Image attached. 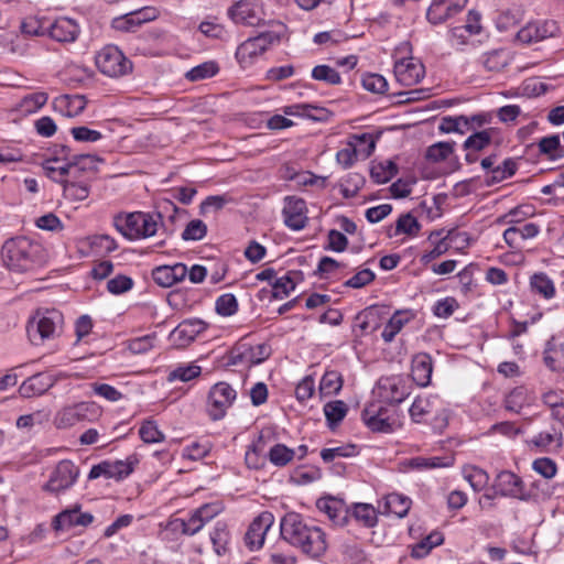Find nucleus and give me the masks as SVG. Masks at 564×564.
Listing matches in <instances>:
<instances>
[{
  "instance_id": "0eeeda50",
  "label": "nucleus",
  "mask_w": 564,
  "mask_h": 564,
  "mask_svg": "<svg viewBox=\"0 0 564 564\" xmlns=\"http://www.w3.org/2000/svg\"><path fill=\"white\" fill-rule=\"evenodd\" d=\"M279 42L280 36L276 33L262 32L241 43L236 51V57L241 64L251 63L254 57L265 52L270 45Z\"/></svg>"
},
{
  "instance_id": "7ed1b4c3",
  "label": "nucleus",
  "mask_w": 564,
  "mask_h": 564,
  "mask_svg": "<svg viewBox=\"0 0 564 564\" xmlns=\"http://www.w3.org/2000/svg\"><path fill=\"white\" fill-rule=\"evenodd\" d=\"M63 321V314L57 310L37 311L26 326L29 339L32 344L40 345L54 338L61 330Z\"/></svg>"
},
{
  "instance_id": "13d9d810",
  "label": "nucleus",
  "mask_w": 564,
  "mask_h": 564,
  "mask_svg": "<svg viewBox=\"0 0 564 564\" xmlns=\"http://www.w3.org/2000/svg\"><path fill=\"white\" fill-rule=\"evenodd\" d=\"M138 459L135 456H129L124 460L110 462L111 478L122 479L128 477L134 469Z\"/></svg>"
},
{
  "instance_id": "79ce46f5",
  "label": "nucleus",
  "mask_w": 564,
  "mask_h": 564,
  "mask_svg": "<svg viewBox=\"0 0 564 564\" xmlns=\"http://www.w3.org/2000/svg\"><path fill=\"white\" fill-rule=\"evenodd\" d=\"M210 541L218 555L226 552V546L229 542V531L225 522H216L213 532H210Z\"/></svg>"
},
{
  "instance_id": "423d86ee",
  "label": "nucleus",
  "mask_w": 564,
  "mask_h": 564,
  "mask_svg": "<svg viewBox=\"0 0 564 564\" xmlns=\"http://www.w3.org/2000/svg\"><path fill=\"white\" fill-rule=\"evenodd\" d=\"M79 476V468L72 460L63 459L55 466L43 490L59 494L69 489Z\"/></svg>"
},
{
  "instance_id": "3c124183",
  "label": "nucleus",
  "mask_w": 564,
  "mask_h": 564,
  "mask_svg": "<svg viewBox=\"0 0 564 564\" xmlns=\"http://www.w3.org/2000/svg\"><path fill=\"white\" fill-rule=\"evenodd\" d=\"M139 435L144 443H160L164 441V434L159 430L158 424L153 420L142 422Z\"/></svg>"
},
{
  "instance_id": "8fccbe9b",
  "label": "nucleus",
  "mask_w": 564,
  "mask_h": 564,
  "mask_svg": "<svg viewBox=\"0 0 564 564\" xmlns=\"http://www.w3.org/2000/svg\"><path fill=\"white\" fill-rule=\"evenodd\" d=\"M538 147L540 154H544L551 160L563 156L562 153H556L557 151H561V140L558 134L542 138L539 141Z\"/></svg>"
},
{
  "instance_id": "72a5a7b5",
  "label": "nucleus",
  "mask_w": 564,
  "mask_h": 564,
  "mask_svg": "<svg viewBox=\"0 0 564 564\" xmlns=\"http://www.w3.org/2000/svg\"><path fill=\"white\" fill-rule=\"evenodd\" d=\"M347 404L341 400L330 401L324 405V414L328 426L334 430L346 416Z\"/></svg>"
},
{
  "instance_id": "09e8293b",
  "label": "nucleus",
  "mask_w": 564,
  "mask_h": 564,
  "mask_svg": "<svg viewBox=\"0 0 564 564\" xmlns=\"http://www.w3.org/2000/svg\"><path fill=\"white\" fill-rule=\"evenodd\" d=\"M219 67L216 62L209 61L200 65H197L186 73V78L191 82H198L206 78H210L216 75Z\"/></svg>"
},
{
  "instance_id": "ddd939ff",
  "label": "nucleus",
  "mask_w": 564,
  "mask_h": 564,
  "mask_svg": "<svg viewBox=\"0 0 564 564\" xmlns=\"http://www.w3.org/2000/svg\"><path fill=\"white\" fill-rule=\"evenodd\" d=\"M393 70L397 80L403 86L417 84L425 74L423 64L413 57L395 62Z\"/></svg>"
},
{
  "instance_id": "c03bdc74",
  "label": "nucleus",
  "mask_w": 564,
  "mask_h": 564,
  "mask_svg": "<svg viewBox=\"0 0 564 564\" xmlns=\"http://www.w3.org/2000/svg\"><path fill=\"white\" fill-rule=\"evenodd\" d=\"M408 322L409 317H403L402 312H395L383 327V330L381 333V337L383 338V340L386 343L392 341L395 335L402 329V327Z\"/></svg>"
},
{
  "instance_id": "774afa93",
  "label": "nucleus",
  "mask_w": 564,
  "mask_h": 564,
  "mask_svg": "<svg viewBox=\"0 0 564 564\" xmlns=\"http://www.w3.org/2000/svg\"><path fill=\"white\" fill-rule=\"evenodd\" d=\"M465 479L470 484L475 491L484 489L489 480L488 474L478 467H471L465 471Z\"/></svg>"
},
{
  "instance_id": "4be33fe9",
  "label": "nucleus",
  "mask_w": 564,
  "mask_h": 564,
  "mask_svg": "<svg viewBox=\"0 0 564 564\" xmlns=\"http://www.w3.org/2000/svg\"><path fill=\"white\" fill-rule=\"evenodd\" d=\"M54 384L55 379L52 375L39 372L24 380L19 388V392L23 398H32L45 393Z\"/></svg>"
},
{
  "instance_id": "69168bd1",
  "label": "nucleus",
  "mask_w": 564,
  "mask_h": 564,
  "mask_svg": "<svg viewBox=\"0 0 564 564\" xmlns=\"http://www.w3.org/2000/svg\"><path fill=\"white\" fill-rule=\"evenodd\" d=\"M206 234H207L206 224L200 219H193L186 225V227L182 234V239L186 240V241L202 240L206 236Z\"/></svg>"
},
{
  "instance_id": "0e129e2a",
  "label": "nucleus",
  "mask_w": 564,
  "mask_h": 564,
  "mask_svg": "<svg viewBox=\"0 0 564 564\" xmlns=\"http://www.w3.org/2000/svg\"><path fill=\"white\" fill-rule=\"evenodd\" d=\"M343 386L341 376L336 371H327L322 377L319 389L324 394L337 393Z\"/></svg>"
},
{
  "instance_id": "f8f14e48",
  "label": "nucleus",
  "mask_w": 564,
  "mask_h": 564,
  "mask_svg": "<svg viewBox=\"0 0 564 564\" xmlns=\"http://www.w3.org/2000/svg\"><path fill=\"white\" fill-rule=\"evenodd\" d=\"M284 203V224L292 230L303 229L307 223L305 200L295 196H286Z\"/></svg>"
},
{
  "instance_id": "c756f323",
  "label": "nucleus",
  "mask_w": 564,
  "mask_h": 564,
  "mask_svg": "<svg viewBox=\"0 0 564 564\" xmlns=\"http://www.w3.org/2000/svg\"><path fill=\"white\" fill-rule=\"evenodd\" d=\"M443 541V534L438 531H433L412 546L411 555L415 558H423L432 549L441 545Z\"/></svg>"
},
{
  "instance_id": "a18cd8bd",
  "label": "nucleus",
  "mask_w": 564,
  "mask_h": 564,
  "mask_svg": "<svg viewBox=\"0 0 564 564\" xmlns=\"http://www.w3.org/2000/svg\"><path fill=\"white\" fill-rule=\"evenodd\" d=\"M317 507L325 511L329 519L338 525H344L347 521V511L344 510L337 501L335 500H325L318 501Z\"/></svg>"
},
{
  "instance_id": "b1692460",
  "label": "nucleus",
  "mask_w": 564,
  "mask_h": 564,
  "mask_svg": "<svg viewBox=\"0 0 564 564\" xmlns=\"http://www.w3.org/2000/svg\"><path fill=\"white\" fill-rule=\"evenodd\" d=\"M116 229L130 240L140 239L141 212L117 215L113 218Z\"/></svg>"
},
{
  "instance_id": "39448f33",
  "label": "nucleus",
  "mask_w": 564,
  "mask_h": 564,
  "mask_svg": "<svg viewBox=\"0 0 564 564\" xmlns=\"http://www.w3.org/2000/svg\"><path fill=\"white\" fill-rule=\"evenodd\" d=\"M237 398L236 390L227 382L215 383L208 393L207 410L212 420H221Z\"/></svg>"
},
{
  "instance_id": "f257e3e1",
  "label": "nucleus",
  "mask_w": 564,
  "mask_h": 564,
  "mask_svg": "<svg viewBox=\"0 0 564 564\" xmlns=\"http://www.w3.org/2000/svg\"><path fill=\"white\" fill-rule=\"evenodd\" d=\"M282 538L312 558L327 550L326 535L321 528L307 524L299 513H286L280 523Z\"/></svg>"
},
{
  "instance_id": "2eb2a0df",
  "label": "nucleus",
  "mask_w": 564,
  "mask_h": 564,
  "mask_svg": "<svg viewBox=\"0 0 564 564\" xmlns=\"http://www.w3.org/2000/svg\"><path fill=\"white\" fill-rule=\"evenodd\" d=\"M95 411V405L88 402H79L74 405L63 408L55 417L58 429H65L75 425L77 422L86 420L89 413Z\"/></svg>"
},
{
  "instance_id": "864d4df0",
  "label": "nucleus",
  "mask_w": 564,
  "mask_h": 564,
  "mask_svg": "<svg viewBox=\"0 0 564 564\" xmlns=\"http://www.w3.org/2000/svg\"><path fill=\"white\" fill-rule=\"evenodd\" d=\"M312 77L315 80L328 85H338L341 82L339 73L328 65H317L312 69Z\"/></svg>"
},
{
  "instance_id": "58836bf2",
  "label": "nucleus",
  "mask_w": 564,
  "mask_h": 564,
  "mask_svg": "<svg viewBox=\"0 0 564 564\" xmlns=\"http://www.w3.org/2000/svg\"><path fill=\"white\" fill-rule=\"evenodd\" d=\"M55 105L65 107V115L68 117H75L82 113L86 107V99L84 96H62L55 99Z\"/></svg>"
},
{
  "instance_id": "5701e85b",
  "label": "nucleus",
  "mask_w": 564,
  "mask_h": 564,
  "mask_svg": "<svg viewBox=\"0 0 564 564\" xmlns=\"http://www.w3.org/2000/svg\"><path fill=\"white\" fill-rule=\"evenodd\" d=\"M433 371L432 358L425 352L417 354L412 359L411 376L420 387H426L431 382Z\"/></svg>"
},
{
  "instance_id": "6e6552de",
  "label": "nucleus",
  "mask_w": 564,
  "mask_h": 564,
  "mask_svg": "<svg viewBox=\"0 0 564 564\" xmlns=\"http://www.w3.org/2000/svg\"><path fill=\"white\" fill-rule=\"evenodd\" d=\"M270 354L271 349L265 344L251 346L240 343L231 349L228 364L232 366L245 364L250 367L261 364L270 357Z\"/></svg>"
},
{
  "instance_id": "052dcab7",
  "label": "nucleus",
  "mask_w": 564,
  "mask_h": 564,
  "mask_svg": "<svg viewBox=\"0 0 564 564\" xmlns=\"http://www.w3.org/2000/svg\"><path fill=\"white\" fill-rule=\"evenodd\" d=\"M433 412V403L427 397H417L410 408V415L415 422H421L425 415Z\"/></svg>"
},
{
  "instance_id": "9b49d317",
  "label": "nucleus",
  "mask_w": 564,
  "mask_h": 564,
  "mask_svg": "<svg viewBox=\"0 0 564 564\" xmlns=\"http://www.w3.org/2000/svg\"><path fill=\"white\" fill-rule=\"evenodd\" d=\"M274 517L271 512H261L249 525L245 535L246 545L250 550H258L264 542L268 530L272 527Z\"/></svg>"
},
{
  "instance_id": "603ef678",
  "label": "nucleus",
  "mask_w": 564,
  "mask_h": 564,
  "mask_svg": "<svg viewBox=\"0 0 564 564\" xmlns=\"http://www.w3.org/2000/svg\"><path fill=\"white\" fill-rule=\"evenodd\" d=\"M420 229V223L410 213L401 215L395 224V235L405 234L408 236H416Z\"/></svg>"
},
{
  "instance_id": "f03ea898",
  "label": "nucleus",
  "mask_w": 564,
  "mask_h": 564,
  "mask_svg": "<svg viewBox=\"0 0 564 564\" xmlns=\"http://www.w3.org/2000/svg\"><path fill=\"white\" fill-rule=\"evenodd\" d=\"M1 257L9 270L19 273L33 271L45 262L43 247L22 236L8 239L2 246Z\"/></svg>"
},
{
  "instance_id": "a211bd4d",
  "label": "nucleus",
  "mask_w": 564,
  "mask_h": 564,
  "mask_svg": "<svg viewBox=\"0 0 564 564\" xmlns=\"http://www.w3.org/2000/svg\"><path fill=\"white\" fill-rule=\"evenodd\" d=\"M187 275V267L184 263L173 265H159L152 270L153 281L162 288H171L183 281Z\"/></svg>"
},
{
  "instance_id": "4468645a",
  "label": "nucleus",
  "mask_w": 564,
  "mask_h": 564,
  "mask_svg": "<svg viewBox=\"0 0 564 564\" xmlns=\"http://www.w3.org/2000/svg\"><path fill=\"white\" fill-rule=\"evenodd\" d=\"M495 495H484L485 499H492L495 496L519 497L522 492V480L509 470L500 471L494 484Z\"/></svg>"
},
{
  "instance_id": "bf43d9fd",
  "label": "nucleus",
  "mask_w": 564,
  "mask_h": 564,
  "mask_svg": "<svg viewBox=\"0 0 564 564\" xmlns=\"http://www.w3.org/2000/svg\"><path fill=\"white\" fill-rule=\"evenodd\" d=\"M357 446L354 444H347L344 446L324 448L321 452V457L325 463L333 462L336 457H352L357 455Z\"/></svg>"
},
{
  "instance_id": "393cba45",
  "label": "nucleus",
  "mask_w": 564,
  "mask_h": 564,
  "mask_svg": "<svg viewBox=\"0 0 564 564\" xmlns=\"http://www.w3.org/2000/svg\"><path fill=\"white\" fill-rule=\"evenodd\" d=\"M78 33V25L68 18L56 20L50 29L51 37L58 42H73L76 40Z\"/></svg>"
},
{
  "instance_id": "c85d7f7f",
  "label": "nucleus",
  "mask_w": 564,
  "mask_h": 564,
  "mask_svg": "<svg viewBox=\"0 0 564 564\" xmlns=\"http://www.w3.org/2000/svg\"><path fill=\"white\" fill-rule=\"evenodd\" d=\"M62 185L63 195L67 199L80 202L86 199L89 195V185L86 180L77 181L65 178Z\"/></svg>"
},
{
  "instance_id": "a878e982",
  "label": "nucleus",
  "mask_w": 564,
  "mask_h": 564,
  "mask_svg": "<svg viewBox=\"0 0 564 564\" xmlns=\"http://www.w3.org/2000/svg\"><path fill=\"white\" fill-rule=\"evenodd\" d=\"M538 234L539 226L533 223L525 224L522 227L511 226L505 230L503 240L509 247L516 248L521 241L533 238Z\"/></svg>"
},
{
  "instance_id": "49530a36",
  "label": "nucleus",
  "mask_w": 564,
  "mask_h": 564,
  "mask_svg": "<svg viewBox=\"0 0 564 564\" xmlns=\"http://www.w3.org/2000/svg\"><path fill=\"white\" fill-rule=\"evenodd\" d=\"M481 63L487 70L499 72L508 65V54L502 50H495L486 53Z\"/></svg>"
},
{
  "instance_id": "e433bc0d",
  "label": "nucleus",
  "mask_w": 564,
  "mask_h": 564,
  "mask_svg": "<svg viewBox=\"0 0 564 564\" xmlns=\"http://www.w3.org/2000/svg\"><path fill=\"white\" fill-rule=\"evenodd\" d=\"M47 99L48 95L44 91L32 93L21 99L18 109L24 115H30L41 109Z\"/></svg>"
},
{
  "instance_id": "4c0bfd02",
  "label": "nucleus",
  "mask_w": 564,
  "mask_h": 564,
  "mask_svg": "<svg viewBox=\"0 0 564 564\" xmlns=\"http://www.w3.org/2000/svg\"><path fill=\"white\" fill-rule=\"evenodd\" d=\"M492 140V129L475 131L464 142L463 148L467 151L479 152L487 148Z\"/></svg>"
},
{
  "instance_id": "473e14b6",
  "label": "nucleus",
  "mask_w": 564,
  "mask_h": 564,
  "mask_svg": "<svg viewBox=\"0 0 564 564\" xmlns=\"http://www.w3.org/2000/svg\"><path fill=\"white\" fill-rule=\"evenodd\" d=\"M398 173L397 164L391 160H386L372 164L370 169V176L377 184H384L389 182Z\"/></svg>"
},
{
  "instance_id": "ea45409f",
  "label": "nucleus",
  "mask_w": 564,
  "mask_h": 564,
  "mask_svg": "<svg viewBox=\"0 0 564 564\" xmlns=\"http://www.w3.org/2000/svg\"><path fill=\"white\" fill-rule=\"evenodd\" d=\"M438 129L443 133H467L469 132V128L467 127V116L443 117Z\"/></svg>"
},
{
  "instance_id": "f704fd0d",
  "label": "nucleus",
  "mask_w": 564,
  "mask_h": 564,
  "mask_svg": "<svg viewBox=\"0 0 564 564\" xmlns=\"http://www.w3.org/2000/svg\"><path fill=\"white\" fill-rule=\"evenodd\" d=\"M265 448L264 436L261 433L258 440L249 446L245 460L249 468L258 469L264 465V456H262Z\"/></svg>"
},
{
  "instance_id": "de8ad7c7",
  "label": "nucleus",
  "mask_w": 564,
  "mask_h": 564,
  "mask_svg": "<svg viewBox=\"0 0 564 564\" xmlns=\"http://www.w3.org/2000/svg\"><path fill=\"white\" fill-rule=\"evenodd\" d=\"M455 142H436L426 150L425 158L431 162H442L454 152Z\"/></svg>"
},
{
  "instance_id": "f3484780",
  "label": "nucleus",
  "mask_w": 564,
  "mask_h": 564,
  "mask_svg": "<svg viewBox=\"0 0 564 564\" xmlns=\"http://www.w3.org/2000/svg\"><path fill=\"white\" fill-rule=\"evenodd\" d=\"M100 161L91 154L74 155L67 162V178L87 181V174H94L97 171V163Z\"/></svg>"
},
{
  "instance_id": "a19ab883",
  "label": "nucleus",
  "mask_w": 564,
  "mask_h": 564,
  "mask_svg": "<svg viewBox=\"0 0 564 564\" xmlns=\"http://www.w3.org/2000/svg\"><path fill=\"white\" fill-rule=\"evenodd\" d=\"M295 451L289 448L284 444H275L268 453V458L271 464L278 467L288 465L294 457Z\"/></svg>"
},
{
  "instance_id": "7c9ffc66",
  "label": "nucleus",
  "mask_w": 564,
  "mask_h": 564,
  "mask_svg": "<svg viewBox=\"0 0 564 564\" xmlns=\"http://www.w3.org/2000/svg\"><path fill=\"white\" fill-rule=\"evenodd\" d=\"M379 388L384 391L382 397L391 403H400L406 397L405 388L398 378L386 379Z\"/></svg>"
},
{
  "instance_id": "6ab92c4d",
  "label": "nucleus",
  "mask_w": 564,
  "mask_h": 564,
  "mask_svg": "<svg viewBox=\"0 0 564 564\" xmlns=\"http://www.w3.org/2000/svg\"><path fill=\"white\" fill-rule=\"evenodd\" d=\"M207 328V323L199 318L181 322L171 336L178 346H186Z\"/></svg>"
},
{
  "instance_id": "bb28decb",
  "label": "nucleus",
  "mask_w": 564,
  "mask_h": 564,
  "mask_svg": "<svg viewBox=\"0 0 564 564\" xmlns=\"http://www.w3.org/2000/svg\"><path fill=\"white\" fill-rule=\"evenodd\" d=\"M411 499L404 495L392 492L384 497L383 513L394 514L398 518H403L408 514L411 508Z\"/></svg>"
},
{
  "instance_id": "cd10ccee",
  "label": "nucleus",
  "mask_w": 564,
  "mask_h": 564,
  "mask_svg": "<svg viewBox=\"0 0 564 564\" xmlns=\"http://www.w3.org/2000/svg\"><path fill=\"white\" fill-rule=\"evenodd\" d=\"M454 465V457L449 456H433V457H423L417 456L408 460L406 466L412 469L425 470V469H436V468H447Z\"/></svg>"
},
{
  "instance_id": "c9c22d12",
  "label": "nucleus",
  "mask_w": 564,
  "mask_h": 564,
  "mask_svg": "<svg viewBox=\"0 0 564 564\" xmlns=\"http://www.w3.org/2000/svg\"><path fill=\"white\" fill-rule=\"evenodd\" d=\"M517 172V163L513 159L509 158L502 162V165H497L491 170V175H487L486 184L491 186L494 184L500 183L511 176H513Z\"/></svg>"
},
{
  "instance_id": "338daca9",
  "label": "nucleus",
  "mask_w": 564,
  "mask_h": 564,
  "mask_svg": "<svg viewBox=\"0 0 564 564\" xmlns=\"http://www.w3.org/2000/svg\"><path fill=\"white\" fill-rule=\"evenodd\" d=\"M133 288V280L124 274H118L107 282L109 293L119 295L130 291Z\"/></svg>"
},
{
  "instance_id": "aec40b11",
  "label": "nucleus",
  "mask_w": 564,
  "mask_h": 564,
  "mask_svg": "<svg viewBox=\"0 0 564 564\" xmlns=\"http://www.w3.org/2000/svg\"><path fill=\"white\" fill-rule=\"evenodd\" d=\"M387 412L381 405L371 404L364 409L361 417L367 427L372 432L390 433L393 429Z\"/></svg>"
},
{
  "instance_id": "1a4fd4ad",
  "label": "nucleus",
  "mask_w": 564,
  "mask_h": 564,
  "mask_svg": "<svg viewBox=\"0 0 564 564\" xmlns=\"http://www.w3.org/2000/svg\"><path fill=\"white\" fill-rule=\"evenodd\" d=\"M561 34V28L556 21L546 20L541 23H528L519 30L517 39L525 44L539 42L547 37H555Z\"/></svg>"
},
{
  "instance_id": "2f4dec72",
  "label": "nucleus",
  "mask_w": 564,
  "mask_h": 564,
  "mask_svg": "<svg viewBox=\"0 0 564 564\" xmlns=\"http://www.w3.org/2000/svg\"><path fill=\"white\" fill-rule=\"evenodd\" d=\"M530 288L533 293L549 300L555 295L553 281L543 272L534 273L530 278Z\"/></svg>"
},
{
  "instance_id": "5fc2aeb1",
  "label": "nucleus",
  "mask_w": 564,
  "mask_h": 564,
  "mask_svg": "<svg viewBox=\"0 0 564 564\" xmlns=\"http://www.w3.org/2000/svg\"><path fill=\"white\" fill-rule=\"evenodd\" d=\"M58 163L59 160L56 158L46 160L43 163V170L47 177L62 184L67 178V163L62 165H58Z\"/></svg>"
},
{
  "instance_id": "dca6fc26",
  "label": "nucleus",
  "mask_w": 564,
  "mask_h": 564,
  "mask_svg": "<svg viewBox=\"0 0 564 564\" xmlns=\"http://www.w3.org/2000/svg\"><path fill=\"white\" fill-rule=\"evenodd\" d=\"M94 520L91 513L79 512V507L76 506L73 509H66L54 517L52 527L55 531H64L73 527H87Z\"/></svg>"
},
{
  "instance_id": "412c9836",
  "label": "nucleus",
  "mask_w": 564,
  "mask_h": 564,
  "mask_svg": "<svg viewBox=\"0 0 564 564\" xmlns=\"http://www.w3.org/2000/svg\"><path fill=\"white\" fill-rule=\"evenodd\" d=\"M259 7L256 0H240L228 10L229 17L236 23L257 25L260 23Z\"/></svg>"
},
{
  "instance_id": "37998d69",
  "label": "nucleus",
  "mask_w": 564,
  "mask_h": 564,
  "mask_svg": "<svg viewBox=\"0 0 564 564\" xmlns=\"http://www.w3.org/2000/svg\"><path fill=\"white\" fill-rule=\"evenodd\" d=\"M171 524L173 530L187 535L196 534L205 525L202 518L197 517L195 512H192L188 519H175Z\"/></svg>"
},
{
  "instance_id": "4d7b16f0",
  "label": "nucleus",
  "mask_w": 564,
  "mask_h": 564,
  "mask_svg": "<svg viewBox=\"0 0 564 564\" xmlns=\"http://www.w3.org/2000/svg\"><path fill=\"white\" fill-rule=\"evenodd\" d=\"M352 516L357 521L368 528H371L377 523L376 510L368 503H357L354 508Z\"/></svg>"
},
{
  "instance_id": "20e7f679",
  "label": "nucleus",
  "mask_w": 564,
  "mask_h": 564,
  "mask_svg": "<svg viewBox=\"0 0 564 564\" xmlns=\"http://www.w3.org/2000/svg\"><path fill=\"white\" fill-rule=\"evenodd\" d=\"M98 69L109 77H120L132 69V63L113 45H107L95 57Z\"/></svg>"
},
{
  "instance_id": "6e6d98bb",
  "label": "nucleus",
  "mask_w": 564,
  "mask_h": 564,
  "mask_svg": "<svg viewBox=\"0 0 564 564\" xmlns=\"http://www.w3.org/2000/svg\"><path fill=\"white\" fill-rule=\"evenodd\" d=\"M161 219L162 212H158L155 215L141 212L140 239L154 236Z\"/></svg>"
},
{
  "instance_id": "e2e57ef3",
  "label": "nucleus",
  "mask_w": 564,
  "mask_h": 564,
  "mask_svg": "<svg viewBox=\"0 0 564 564\" xmlns=\"http://www.w3.org/2000/svg\"><path fill=\"white\" fill-rule=\"evenodd\" d=\"M215 308L221 316H231L238 311V302L234 294L226 293L216 300Z\"/></svg>"
},
{
  "instance_id": "9d476101",
  "label": "nucleus",
  "mask_w": 564,
  "mask_h": 564,
  "mask_svg": "<svg viewBox=\"0 0 564 564\" xmlns=\"http://www.w3.org/2000/svg\"><path fill=\"white\" fill-rule=\"evenodd\" d=\"M467 0H433L426 12L427 21L433 24H442L459 13Z\"/></svg>"
},
{
  "instance_id": "680f3d73",
  "label": "nucleus",
  "mask_w": 564,
  "mask_h": 564,
  "mask_svg": "<svg viewBox=\"0 0 564 564\" xmlns=\"http://www.w3.org/2000/svg\"><path fill=\"white\" fill-rule=\"evenodd\" d=\"M361 83L366 90L373 94H384L388 90V82L380 74H366Z\"/></svg>"
}]
</instances>
